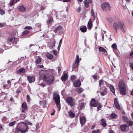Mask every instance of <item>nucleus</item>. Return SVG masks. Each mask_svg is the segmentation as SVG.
<instances>
[{
  "label": "nucleus",
  "mask_w": 133,
  "mask_h": 133,
  "mask_svg": "<svg viewBox=\"0 0 133 133\" xmlns=\"http://www.w3.org/2000/svg\"><path fill=\"white\" fill-rule=\"evenodd\" d=\"M29 129L27 125L24 122L20 123L15 128V133H25L28 131Z\"/></svg>",
  "instance_id": "f257e3e1"
},
{
  "label": "nucleus",
  "mask_w": 133,
  "mask_h": 133,
  "mask_svg": "<svg viewBox=\"0 0 133 133\" xmlns=\"http://www.w3.org/2000/svg\"><path fill=\"white\" fill-rule=\"evenodd\" d=\"M43 79L44 82L47 84H52L53 83L54 80L53 75H44L43 76Z\"/></svg>",
  "instance_id": "f03ea898"
},
{
  "label": "nucleus",
  "mask_w": 133,
  "mask_h": 133,
  "mask_svg": "<svg viewBox=\"0 0 133 133\" xmlns=\"http://www.w3.org/2000/svg\"><path fill=\"white\" fill-rule=\"evenodd\" d=\"M53 99L56 104V106L59 111L61 109V105L59 95L57 94L54 93L53 94Z\"/></svg>",
  "instance_id": "7ed1b4c3"
},
{
  "label": "nucleus",
  "mask_w": 133,
  "mask_h": 133,
  "mask_svg": "<svg viewBox=\"0 0 133 133\" xmlns=\"http://www.w3.org/2000/svg\"><path fill=\"white\" fill-rule=\"evenodd\" d=\"M119 88L120 91H126V88L125 84L123 80L120 81L119 83Z\"/></svg>",
  "instance_id": "20e7f679"
},
{
  "label": "nucleus",
  "mask_w": 133,
  "mask_h": 133,
  "mask_svg": "<svg viewBox=\"0 0 133 133\" xmlns=\"http://www.w3.org/2000/svg\"><path fill=\"white\" fill-rule=\"evenodd\" d=\"M101 6L102 10L104 11L110 10L111 8L110 5L108 2L102 4Z\"/></svg>",
  "instance_id": "39448f33"
},
{
  "label": "nucleus",
  "mask_w": 133,
  "mask_h": 133,
  "mask_svg": "<svg viewBox=\"0 0 133 133\" xmlns=\"http://www.w3.org/2000/svg\"><path fill=\"white\" fill-rule=\"evenodd\" d=\"M65 101L70 106H74L75 105L74 100L71 97H69L67 98Z\"/></svg>",
  "instance_id": "423d86ee"
},
{
  "label": "nucleus",
  "mask_w": 133,
  "mask_h": 133,
  "mask_svg": "<svg viewBox=\"0 0 133 133\" xmlns=\"http://www.w3.org/2000/svg\"><path fill=\"white\" fill-rule=\"evenodd\" d=\"M121 22H116L114 23L113 24V26L115 29L116 31V32L117 33V30L119 27V26L121 23Z\"/></svg>",
  "instance_id": "0eeeda50"
},
{
  "label": "nucleus",
  "mask_w": 133,
  "mask_h": 133,
  "mask_svg": "<svg viewBox=\"0 0 133 133\" xmlns=\"http://www.w3.org/2000/svg\"><path fill=\"white\" fill-rule=\"evenodd\" d=\"M90 104L92 106L96 107L98 105V102L96 101L94 99H93L91 101Z\"/></svg>",
  "instance_id": "6e6552de"
},
{
  "label": "nucleus",
  "mask_w": 133,
  "mask_h": 133,
  "mask_svg": "<svg viewBox=\"0 0 133 133\" xmlns=\"http://www.w3.org/2000/svg\"><path fill=\"white\" fill-rule=\"evenodd\" d=\"M119 27L121 29L123 33H125L126 32L125 26L123 22H121Z\"/></svg>",
  "instance_id": "1a4fd4ad"
},
{
  "label": "nucleus",
  "mask_w": 133,
  "mask_h": 133,
  "mask_svg": "<svg viewBox=\"0 0 133 133\" xmlns=\"http://www.w3.org/2000/svg\"><path fill=\"white\" fill-rule=\"evenodd\" d=\"M92 2V0L89 1L85 0L84 2V6L85 7L88 8L89 7V4L91 3Z\"/></svg>",
  "instance_id": "9d476101"
},
{
  "label": "nucleus",
  "mask_w": 133,
  "mask_h": 133,
  "mask_svg": "<svg viewBox=\"0 0 133 133\" xmlns=\"http://www.w3.org/2000/svg\"><path fill=\"white\" fill-rule=\"evenodd\" d=\"M114 104L116 108L119 110L121 109L117 101V98H115L114 99Z\"/></svg>",
  "instance_id": "9b49d317"
},
{
  "label": "nucleus",
  "mask_w": 133,
  "mask_h": 133,
  "mask_svg": "<svg viewBox=\"0 0 133 133\" xmlns=\"http://www.w3.org/2000/svg\"><path fill=\"white\" fill-rule=\"evenodd\" d=\"M27 78L30 83L34 82L35 80V78L33 76H29L27 77Z\"/></svg>",
  "instance_id": "f8f14e48"
},
{
  "label": "nucleus",
  "mask_w": 133,
  "mask_h": 133,
  "mask_svg": "<svg viewBox=\"0 0 133 133\" xmlns=\"http://www.w3.org/2000/svg\"><path fill=\"white\" fill-rule=\"evenodd\" d=\"M73 84L74 86L75 87H78L80 86L81 85V82L79 80H77L74 81Z\"/></svg>",
  "instance_id": "ddd939ff"
},
{
  "label": "nucleus",
  "mask_w": 133,
  "mask_h": 133,
  "mask_svg": "<svg viewBox=\"0 0 133 133\" xmlns=\"http://www.w3.org/2000/svg\"><path fill=\"white\" fill-rule=\"evenodd\" d=\"M92 19L90 18L89 21L87 25V27L88 29H90L92 27Z\"/></svg>",
  "instance_id": "4468645a"
},
{
  "label": "nucleus",
  "mask_w": 133,
  "mask_h": 133,
  "mask_svg": "<svg viewBox=\"0 0 133 133\" xmlns=\"http://www.w3.org/2000/svg\"><path fill=\"white\" fill-rule=\"evenodd\" d=\"M80 123L82 125L84 124L86 122V119L84 117H82L80 118Z\"/></svg>",
  "instance_id": "2eb2a0df"
},
{
  "label": "nucleus",
  "mask_w": 133,
  "mask_h": 133,
  "mask_svg": "<svg viewBox=\"0 0 133 133\" xmlns=\"http://www.w3.org/2000/svg\"><path fill=\"white\" fill-rule=\"evenodd\" d=\"M55 41H54L52 42H50L48 44L49 47L51 49L55 47Z\"/></svg>",
  "instance_id": "dca6fc26"
},
{
  "label": "nucleus",
  "mask_w": 133,
  "mask_h": 133,
  "mask_svg": "<svg viewBox=\"0 0 133 133\" xmlns=\"http://www.w3.org/2000/svg\"><path fill=\"white\" fill-rule=\"evenodd\" d=\"M68 78V75L65 73H64L63 75L61 77V79L62 81H65Z\"/></svg>",
  "instance_id": "f3484780"
},
{
  "label": "nucleus",
  "mask_w": 133,
  "mask_h": 133,
  "mask_svg": "<svg viewBox=\"0 0 133 133\" xmlns=\"http://www.w3.org/2000/svg\"><path fill=\"white\" fill-rule=\"evenodd\" d=\"M22 111L23 112H24L27 108V106L26 103H23L22 104Z\"/></svg>",
  "instance_id": "a211bd4d"
},
{
  "label": "nucleus",
  "mask_w": 133,
  "mask_h": 133,
  "mask_svg": "<svg viewBox=\"0 0 133 133\" xmlns=\"http://www.w3.org/2000/svg\"><path fill=\"white\" fill-rule=\"evenodd\" d=\"M63 28L62 26L60 25H59L54 30V31L56 33L57 31L60 30H63Z\"/></svg>",
  "instance_id": "6ab92c4d"
},
{
  "label": "nucleus",
  "mask_w": 133,
  "mask_h": 133,
  "mask_svg": "<svg viewBox=\"0 0 133 133\" xmlns=\"http://www.w3.org/2000/svg\"><path fill=\"white\" fill-rule=\"evenodd\" d=\"M18 9L19 10L22 12L24 11L26 9V8L23 5L18 7Z\"/></svg>",
  "instance_id": "aec40b11"
},
{
  "label": "nucleus",
  "mask_w": 133,
  "mask_h": 133,
  "mask_svg": "<svg viewBox=\"0 0 133 133\" xmlns=\"http://www.w3.org/2000/svg\"><path fill=\"white\" fill-rule=\"evenodd\" d=\"M127 127V125L126 124H124L122 125L120 127V129L122 131H124Z\"/></svg>",
  "instance_id": "412c9836"
},
{
  "label": "nucleus",
  "mask_w": 133,
  "mask_h": 133,
  "mask_svg": "<svg viewBox=\"0 0 133 133\" xmlns=\"http://www.w3.org/2000/svg\"><path fill=\"white\" fill-rule=\"evenodd\" d=\"M43 81V79H40L38 82V84L39 85L42 86L43 87H45L46 86L45 84L42 83V82Z\"/></svg>",
  "instance_id": "4be33fe9"
},
{
  "label": "nucleus",
  "mask_w": 133,
  "mask_h": 133,
  "mask_svg": "<svg viewBox=\"0 0 133 133\" xmlns=\"http://www.w3.org/2000/svg\"><path fill=\"white\" fill-rule=\"evenodd\" d=\"M80 30L81 32H85L87 30V28L85 26H84L80 28Z\"/></svg>",
  "instance_id": "5701e85b"
},
{
  "label": "nucleus",
  "mask_w": 133,
  "mask_h": 133,
  "mask_svg": "<svg viewBox=\"0 0 133 133\" xmlns=\"http://www.w3.org/2000/svg\"><path fill=\"white\" fill-rule=\"evenodd\" d=\"M79 63V62H76L75 61V62L72 65V68H76L78 66V65Z\"/></svg>",
  "instance_id": "b1692460"
},
{
  "label": "nucleus",
  "mask_w": 133,
  "mask_h": 133,
  "mask_svg": "<svg viewBox=\"0 0 133 133\" xmlns=\"http://www.w3.org/2000/svg\"><path fill=\"white\" fill-rule=\"evenodd\" d=\"M12 38L11 37L9 38L8 39L7 42L9 44H13L14 42L12 40Z\"/></svg>",
  "instance_id": "393cba45"
},
{
  "label": "nucleus",
  "mask_w": 133,
  "mask_h": 133,
  "mask_svg": "<svg viewBox=\"0 0 133 133\" xmlns=\"http://www.w3.org/2000/svg\"><path fill=\"white\" fill-rule=\"evenodd\" d=\"M69 116L71 118H73L75 116V114L71 111H69L68 112Z\"/></svg>",
  "instance_id": "a878e982"
},
{
  "label": "nucleus",
  "mask_w": 133,
  "mask_h": 133,
  "mask_svg": "<svg viewBox=\"0 0 133 133\" xmlns=\"http://www.w3.org/2000/svg\"><path fill=\"white\" fill-rule=\"evenodd\" d=\"M46 57L48 58L51 59L53 58V56L52 55L48 53L46 55Z\"/></svg>",
  "instance_id": "bb28decb"
},
{
  "label": "nucleus",
  "mask_w": 133,
  "mask_h": 133,
  "mask_svg": "<svg viewBox=\"0 0 133 133\" xmlns=\"http://www.w3.org/2000/svg\"><path fill=\"white\" fill-rule=\"evenodd\" d=\"M53 20L52 18L50 17L47 21V23L49 24H51L52 23Z\"/></svg>",
  "instance_id": "cd10ccee"
},
{
  "label": "nucleus",
  "mask_w": 133,
  "mask_h": 133,
  "mask_svg": "<svg viewBox=\"0 0 133 133\" xmlns=\"http://www.w3.org/2000/svg\"><path fill=\"white\" fill-rule=\"evenodd\" d=\"M91 15L92 16L93 18H94V20L95 19L96 16L95 15L94 13V10L93 9H91Z\"/></svg>",
  "instance_id": "c85d7f7f"
},
{
  "label": "nucleus",
  "mask_w": 133,
  "mask_h": 133,
  "mask_svg": "<svg viewBox=\"0 0 133 133\" xmlns=\"http://www.w3.org/2000/svg\"><path fill=\"white\" fill-rule=\"evenodd\" d=\"M10 85L4 84L3 85V88L4 89H7L10 87Z\"/></svg>",
  "instance_id": "c756f323"
},
{
  "label": "nucleus",
  "mask_w": 133,
  "mask_h": 133,
  "mask_svg": "<svg viewBox=\"0 0 133 133\" xmlns=\"http://www.w3.org/2000/svg\"><path fill=\"white\" fill-rule=\"evenodd\" d=\"M40 103H41L42 104L43 106L44 107H45V105L46 104V101L44 100L42 101H40Z\"/></svg>",
  "instance_id": "7c9ffc66"
},
{
  "label": "nucleus",
  "mask_w": 133,
  "mask_h": 133,
  "mask_svg": "<svg viewBox=\"0 0 133 133\" xmlns=\"http://www.w3.org/2000/svg\"><path fill=\"white\" fill-rule=\"evenodd\" d=\"M99 50L100 51L103 52L104 53H105V52H106V50L102 47H99Z\"/></svg>",
  "instance_id": "2f4dec72"
},
{
  "label": "nucleus",
  "mask_w": 133,
  "mask_h": 133,
  "mask_svg": "<svg viewBox=\"0 0 133 133\" xmlns=\"http://www.w3.org/2000/svg\"><path fill=\"white\" fill-rule=\"evenodd\" d=\"M102 125L104 127H105L106 126V123L105 122L104 119H102L101 120Z\"/></svg>",
  "instance_id": "473e14b6"
},
{
  "label": "nucleus",
  "mask_w": 133,
  "mask_h": 133,
  "mask_svg": "<svg viewBox=\"0 0 133 133\" xmlns=\"http://www.w3.org/2000/svg\"><path fill=\"white\" fill-rule=\"evenodd\" d=\"M25 71V70L23 68H22L19 69L18 71V73H24Z\"/></svg>",
  "instance_id": "72a5a7b5"
},
{
  "label": "nucleus",
  "mask_w": 133,
  "mask_h": 133,
  "mask_svg": "<svg viewBox=\"0 0 133 133\" xmlns=\"http://www.w3.org/2000/svg\"><path fill=\"white\" fill-rule=\"evenodd\" d=\"M12 39L14 42L13 44L14 43L16 44L17 42L18 41V39L16 38H12Z\"/></svg>",
  "instance_id": "f704fd0d"
},
{
  "label": "nucleus",
  "mask_w": 133,
  "mask_h": 133,
  "mask_svg": "<svg viewBox=\"0 0 133 133\" xmlns=\"http://www.w3.org/2000/svg\"><path fill=\"white\" fill-rule=\"evenodd\" d=\"M111 47L113 48V49L115 50H116L117 49V46L116 44L114 43L111 46Z\"/></svg>",
  "instance_id": "c9c22d12"
},
{
  "label": "nucleus",
  "mask_w": 133,
  "mask_h": 133,
  "mask_svg": "<svg viewBox=\"0 0 133 133\" xmlns=\"http://www.w3.org/2000/svg\"><path fill=\"white\" fill-rule=\"evenodd\" d=\"M127 123L129 125V126H131L133 124V122L130 121L129 120L128 121V122H127Z\"/></svg>",
  "instance_id": "e433bc0d"
},
{
  "label": "nucleus",
  "mask_w": 133,
  "mask_h": 133,
  "mask_svg": "<svg viewBox=\"0 0 133 133\" xmlns=\"http://www.w3.org/2000/svg\"><path fill=\"white\" fill-rule=\"evenodd\" d=\"M122 119L123 120L126 122H128V121L129 120L127 117L125 116H123Z\"/></svg>",
  "instance_id": "4c0bfd02"
},
{
  "label": "nucleus",
  "mask_w": 133,
  "mask_h": 133,
  "mask_svg": "<svg viewBox=\"0 0 133 133\" xmlns=\"http://www.w3.org/2000/svg\"><path fill=\"white\" fill-rule=\"evenodd\" d=\"M76 79V77L74 76H71V80L74 82V81H75Z\"/></svg>",
  "instance_id": "58836bf2"
},
{
  "label": "nucleus",
  "mask_w": 133,
  "mask_h": 133,
  "mask_svg": "<svg viewBox=\"0 0 133 133\" xmlns=\"http://www.w3.org/2000/svg\"><path fill=\"white\" fill-rule=\"evenodd\" d=\"M16 123V122L15 121L11 122L9 123V125L10 126H13Z\"/></svg>",
  "instance_id": "ea45409f"
},
{
  "label": "nucleus",
  "mask_w": 133,
  "mask_h": 133,
  "mask_svg": "<svg viewBox=\"0 0 133 133\" xmlns=\"http://www.w3.org/2000/svg\"><path fill=\"white\" fill-rule=\"evenodd\" d=\"M109 88L111 91H115V89L113 86L112 85H110L109 87Z\"/></svg>",
  "instance_id": "a19ab883"
},
{
  "label": "nucleus",
  "mask_w": 133,
  "mask_h": 133,
  "mask_svg": "<svg viewBox=\"0 0 133 133\" xmlns=\"http://www.w3.org/2000/svg\"><path fill=\"white\" fill-rule=\"evenodd\" d=\"M29 32L28 31L26 30L25 31H24L22 33V35L23 36H25L26 35L28 34L29 33Z\"/></svg>",
  "instance_id": "79ce46f5"
},
{
  "label": "nucleus",
  "mask_w": 133,
  "mask_h": 133,
  "mask_svg": "<svg viewBox=\"0 0 133 133\" xmlns=\"http://www.w3.org/2000/svg\"><path fill=\"white\" fill-rule=\"evenodd\" d=\"M41 61V58L40 57H39L37 59L36 63L37 64L39 63Z\"/></svg>",
  "instance_id": "37998d69"
},
{
  "label": "nucleus",
  "mask_w": 133,
  "mask_h": 133,
  "mask_svg": "<svg viewBox=\"0 0 133 133\" xmlns=\"http://www.w3.org/2000/svg\"><path fill=\"white\" fill-rule=\"evenodd\" d=\"M24 29H25L31 30L32 29V28L30 26H26L24 28Z\"/></svg>",
  "instance_id": "c03bdc74"
},
{
  "label": "nucleus",
  "mask_w": 133,
  "mask_h": 133,
  "mask_svg": "<svg viewBox=\"0 0 133 133\" xmlns=\"http://www.w3.org/2000/svg\"><path fill=\"white\" fill-rule=\"evenodd\" d=\"M92 133H99V130L98 129L93 130L92 131Z\"/></svg>",
  "instance_id": "a18cd8bd"
},
{
  "label": "nucleus",
  "mask_w": 133,
  "mask_h": 133,
  "mask_svg": "<svg viewBox=\"0 0 133 133\" xmlns=\"http://www.w3.org/2000/svg\"><path fill=\"white\" fill-rule=\"evenodd\" d=\"M117 116L114 113H112L111 115V117L112 118H116Z\"/></svg>",
  "instance_id": "49530a36"
},
{
  "label": "nucleus",
  "mask_w": 133,
  "mask_h": 133,
  "mask_svg": "<svg viewBox=\"0 0 133 133\" xmlns=\"http://www.w3.org/2000/svg\"><path fill=\"white\" fill-rule=\"evenodd\" d=\"M26 99L27 101L28 102H30V98L29 96L28 95H27L26 96Z\"/></svg>",
  "instance_id": "de8ad7c7"
},
{
  "label": "nucleus",
  "mask_w": 133,
  "mask_h": 133,
  "mask_svg": "<svg viewBox=\"0 0 133 133\" xmlns=\"http://www.w3.org/2000/svg\"><path fill=\"white\" fill-rule=\"evenodd\" d=\"M79 57L78 55H76V59H75V61H76V62H79Z\"/></svg>",
  "instance_id": "09e8293b"
},
{
  "label": "nucleus",
  "mask_w": 133,
  "mask_h": 133,
  "mask_svg": "<svg viewBox=\"0 0 133 133\" xmlns=\"http://www.w3.org/2000/svg\"><path fill=\"white\" fill-rule=\"evenodd\" d=\"M84 103H82L80 105V109L82 110L84 107Z\"/></svg>",
  "instance_id": "8fccbe9b"
},
{
  "label": "nucleus",
  "mask_w": 133,
  "mask_h": 133,
  "mask_svg": "<svg viewBox=\"0 0 133 133\" xmlns=\"http://www.w3.org/2000/svg\"><path fill=\"white\" fill-rule=\"evenodd\" d=\"M16 3L15 2H14V0H12L11 2H10L9 4L11 6L13 4Z\"/></svg>",
  "instance_id": "3c124183"
},
{
  "label": "nucleus",
  "mask_w": 133,
  "mask_h": 133,
  "mask_svg": "<svg viewBox=\"0 0 133 133\" xmlns=\"http://www.w3.org/2000/svg\"><path fill=\"white\" fill-rule=\"evenodd\" d=\"M130 67L133 70V63H130Z\"/></svg>",
  "instance_id": "603ef678"
},
{
  "label": "nucleus",
  "mask_w": 133,
  "mask_h": 133,
  "mask_svg": "<svg viewBox=\"0 0 133 133\" xmlns=\"http://www.w3.org/2000/svg\"><path fill=\"white\" fill-rule=\"evenodd\" d=\"M53 53L55 55H56L57 54V52L56 50H54L53 51Z\"/></svg>",
  "instance_id": "864d4df0"
},
{
  "label": "nucleus",
  "mask_w": 133,
  "mask_h": 133,
  "mask_svg": "<svg viewBox=\"0 0 133 133\" xmlns=\"http://www.w3.org/2000/svg\"><path fill=\"white\" fill-rule=\"evenodd\" d=\"M103 83V81L102 80H100L99 81V86H100Z\"/></svg>",
  "instance_id": "5fc2aeb1"
},
{
  "label": "nucleus",
  "mask_w": 133,
  "mask_h": 133,
  "mask_svg": "<svg viewBox=\"0 0 133 133\" xmlns=\"http://www.w3.org/2000/svg\"><path fill=\"white\" fill-rule=\"evenodd\" d=\"M78 91H84V89L82 88H78Z\"/></svg>",
  "instance_id": "6e6d98bb"
},
{
  "label": "nucleus",
  "mask_w": 133,
  "mask_h": 133,
  "mask_svg": "<svg viewBox=\"0 0 133 133\" xmlns=\"http://www.w3.org/2000/svg\"><path fill=\"white\" fill-rule=\"evenodd\" d=\"M120 94L121 95H125L126 94V92H119Z\"/></svg>",
  "instance_id": "4d7b16f0"
},
{
  "label": "nucleus",
  "mask_w": 133,
  "mask_h": 133,
  "mask_svg": "<svg viewBox=\"0 0 133 133\" xmlns=\"http://www.w3.org/2000/svg\"><path fill=\"white\" fill-rule=\"evenodd\" d=\"M5 13V11H1L0 12V14L1 15H4Z\"/></svg>",
  "instance_id": "13d9d810"
},
{
  "label": "nucleus",
  "mask_w": 133,
  "mask_h": 133,
  "mask_svg": "<svg viewBox=\"0 0 133 133\" xmlns=\"http://www.w3.org/2000/svg\"><path fill=\"white\" fill-rule=\"evenodd\" d=\"M130 56L133 58V51H132L130 54Z\"/></svg>",
  "instance_id": "bf43d9fd"
},
{
  "label": "nucleus",
  "mask_w": 133,
  "mask_h": 133,
  "mask_svg": "<svg viewBox=\"0 0 133 133\" xmlns=\"http://www.w3.org/2000/svg\"><path fill=\"white\" fill-rule=\"evenodd\" d=\"M97 106H98L97 107V108L98 109L101 108L102 107V106L100 104H99L98 105V104Z\"/></svg>",
  "instance_id": "052dcab7"
},
{
  "label": "nucleus",
  "mask_w": 133,
  "mask_h": 133,
  "mask_svg": "<svg viewBox=\"0 0 133 133\" xmlns=\"http://www.w3.org/2000/svg\"><path fill=\"white\" fill-rule=\"evenodd\" d=\"M27 123L28 125H32V123L30 122H27Z\"/></svg>",
  "instance_id": "680f3d73"
},
{
  "label": "nucleus",
  "mask_w": 133,
  "mask_h": 133,
  "mask_svg": "<svg viewBox=\"0 0 133 133\" xmlns=\"http://www.w3.org/2000/svg\"><path fill=\"white\" fill-rule=\"evenodd\" d=\"M63 2H70V0H63Z\"/></svg>",
  "instance_id": "e2e57ef3"
},
{
  "label": "nucleus",
  "mask_w": 133,
  "mask_h": 133,
  "mask_svg": "<svg viewBox=\"0 0 133 133\" xmlns=\"http://www.w3.org/2000/svg\"><path fill=\"white\" fill-rule=\"evenodd\" d=\"M62 39H61L60 40V41H59V45H61V44H62Z\"/></svg>",
  "instance_id": "0e129e2a"
},
{
  "label": "nucleus",
  "mask_w": 133,
  "mask_h": 133,
  "mask_svg": "<svg viewBox=\"0 0 133 133\" xmlns=\"http://www.w3.org/2000/svg\"><path fill=\"white\" fill-rule=\"evenodd\" d=\"M58 69V72H59L61 70V68L59 66H58L57 68Z\"/></svg>",
  "instance_id": "69168bd1"
},
{
  "label": "nucleus",
  "mask_w": 133,
  "mask_h": 133,
  "mask_svg": "<svg viewBox=\"0 0 133 133\" xmlns=\"http://www.w3.org/2000/svg\"><path fill=\"white\" fill-rule=\"evenodd\" d=\"M92 77H93V78L95 79H96L97 78V77L95 75H94Z\"/></svg>",
  "instance_id": "338daca9"
},
{
  "label": "nucleus",
  "mask_w": 133,
  "mask_h": 133,
  "mask_svg": "<svg viewBox=\"0 0 133 133\" xmlns=\"http://www.w3.org/2000/svg\"><path fill=\"white\" fill-rule=\"evenodd\" d=\"M7 83H8V85H10V87H11V82L10 81H7Z\"/></svg>",
  "instance_id": "774afa93"
}]
</instances>
